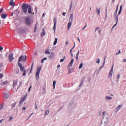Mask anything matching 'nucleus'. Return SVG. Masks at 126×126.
I'll return each mask as SVG.
<instances>
[{
  "instance_id": "obj_1",
  "label": "nucleus",
  "mask_w": 126,
  "mask_h": 126,
  "mask_svg": "<svg viewBox=\"0 0 126 126\" xmlns=\"http://www.w3.org/2000/svg\"><path fill=\"white\" fill-rule=\"evenodd\" d=\"M25 22L28 26H31L33 24V19L30 17H26Z\"/></svg>"
},
{
  "instance_id": "obj_2",
  "label": "nucleus",
  "mask_w": 126,
  "mask_h": 126,
  "mask_svg": "<svg viewBox=\"0 0 126 126\" xmlns=\"http://www.w3.org/2000/svg\"><path fill=\"white\" fill-rule=\"evenodd\" d=\"M27 61V57L26 56H24L23 55H21L19 57L18 63H20V62H23V63L26 62Z\"/></svg>"
},
{
  "instance_id": "obj_3",
  "label": "nucleus",
  "mask_w": 126,
  "mask_h": 126,
  "mask_svg": "<svg viewBox=\"0 0 126 126\" xmlns=\"http://www.w3.org/2000/svg\"><path fill=\"white\" fill-rule=\"evenodd\" d=\"M41 69H42V67L41 66H39L37 68L35 75L36 80H38L39 78H40V72H41Z\"/></svg>"
},
{
  "instance_id": "obj_4",
  "label": "nucleus",
  "mask_w": 126,
  "mask_h": 126,
  "mask_svg": "<svg viewBox=\"0 0 126 126\" xmlns=\"http://www.w3.org/2000/svg\"><path fill=\"white\" fill-rule=\"evenodd\" d=\"M29 7V5H28V4H24L22 6V11H23L24 13H26L27 12V11L28 10Z\"/></svg>"
},
{
  "instance_id": "obj_5",
  "label": "nucleus",
  "mask_w": 126,
  "mask_h": 126,
  "mask_svg": "<svg viewBox=\"0 0 126 126\" xmlns=\"http://www.w3.org/2000/svg\"><path fill=\"white\" fill-rule=\"evenodd\" d=\"M54 22V27H53V30H54V33H56V27L57 25V18L55 17L53 20Z\"/></svg>"
},
{
  "instance_id": "obj_6",
  "label": "nucleus",
  "mask_w": 126,
  "mask_h": 126,
  "mask_svg": "<svg viewBox=\"0 0 126 126\" xmlns=\"http://www.w3.org/2000/svg\"><path fill=\"white\" fill-rule=\"evenodd\" d=\"M113 70H114V64L112 65L111 70L108 74V77H109L110 78H111V77H112L113 75Z\"/></svg>"
},
{
  "instance_id": "obj_7",
  "label": "nucleus",
  "mask_w": 126,
  "mask_h": 126,
  "mask_svg": "<svg viewBox=\"0 0 126 126\" xmlns=\"http://www.w3.org/2000/svg\"><path fill=\"white\" fill-rule=\"evenodd\" d=\"M56 58V55H55V53L52 52L50 53V55L48 57V59H50V60H54Z\"/></svg>"
},
{
  "instance_id": "obj_8",
  "label": "nucleus",
  "mask_w": 126,
  "mask_h": 126,
  "mask_svg": "<svg viewBox=\"0 0 126 126\" xmlns=\"http://www.w3.org/2000/svg\"><path fill=\"white\" fill-rule=\"evenodd\" d=\"M84 80H85V77H82L80 81V84L79 86V89H81V86H82L83 83L84 82Z\"/></svg>"
},
{
  "instance_id": "obj_9",
  "label": "nucleus",
  "mask_w": 126,
  "mask_h": 126,
  "mask_svg": "<svg viewBox=\"0 0 126 126\" xmlns=\"http://www.w3.org/2000/svg\"><path fill=\"white\" fill-rule=\"evenodd\" d=\"M18 66L20 67V69L21 71H24L25 68H24V66H22V64H21V63H18Z\"/></svg>"
},
{
  "instance_id": "obj_10",
  "label": "nucleus",
  "mask_w": 126,
  "mask_h": 126,
  "mask_svg": "<svg viewBox=\"0 0 126 126\" xmlns=\"http://www.w3.org/2000/svg\"><path fill=\"white\" fill-rule=\"evenodd\" d=\"M9 61L11 63L13 60H14V58H13V54H10L8 57Z\"/></svg>"
},
{
  "instance_id": "obj_11",
  "label": "nucleus",
  "mask_w": 126,
  "mask_h": 126,
  "mask_svg": "<svg viewBox=\"0 0 126 126\" xmlns=\"http://www.w3.org/2000/svg\"><path fill=\"white\" fill-rule=\"evenodd\" d=\"M18 82V80H14L13 83V87H14L15 86H16L17 85V83Z\"/></svg>"
},
{
  "instance_id": "obj_12",
  "label": "nucleus",
  "mask_w": 126,
  "mask_h": 126,
  "mask_svg": "<svg viewBox=\"0 0 126 126\" xmlns=\"http://www.w3.org/2000/svg\"><path fill=\"white\" fill-rule=\"evenodd\" d=\"M72 24V22H70L69 21L68 24H67V30H69L70 29V28H71V25Z\"/></svg>"
},
{
  "instance_id": "obj_13",
  "label": "nucleus",
  "mask_w": 126,
  "mask_h": 126,
  "mask_svg": "<svg viewBox=\"0 0 126 126\" xmlns=\"http://www.w3.org/2000/svg\"><path fill=\"white\" fill-rule=\"evenodd\" d=\"M42 32H41V36L44 37V36H45V34H46V32H45V29H42Z\"/></svg>"
},
{
  "instance_id": "obj_14",
  "label": "nucleus",
  "mask_w": 126,
  "mask_h": 126,
  "mask_svg": "<svg viewBox=\"0 0 126 126\" xmlns=\"http://www.w3.org/2000/svg\"><path fill=\"white\" fill-rule=\"evenodd\" d=\"M69 21L71 22H73V14H70L69 19Z\"/></svg>"
},
{
  "instance_id": "obj_15",
  "label": "nucleus",
  "mask_w": 126,
  "mask_h": 126,
  "mask_svg": "<svg viewBox=\"0 0 126 126\" xmlns=\"http://www.w3.org/2000/svg\"><path fill=\"white\" fill-rule=\"evenodd\" d=\"M9 4L11 6H15V3L13 2V0H10Z\"/></svg>"
},
{
  "instance_id": "obj_16",
  "label": "nucleus",
  "mask_w": 126,
  "mask_h": 126,
  "mask_svg": "<svg viewBox=\"0 0 126 126\" xmlns=\"http://www.w3.org/2000/svg\"><path fill=\"white\" fill-rule=\"evenodd\" d=\"M72 4H73V2H72V1H71L70 4V6H69V10H68V11L69 12H70L71 11V9L72 8Z\"/></svg>"
},
{
  "instance_id": "obj_17",
  "label": "nucleus",
  "mask_w": 126,
  "mask_h": 126,
  "mask_svg": "<svg viewBox=\"0 0 126 126\" xmlns=\"http://www.w3.org/2000/svg\"><path fill=\"white\" fill-rule=\"evenodd\" d=\"M73 62H74V60L72 59L68 64L69 67H71V66H72V64H73Z\"/></svg>"
},
{
  "instance_id": "obj_18",
  "label": "nucleus",
  "mask_w": 126,
  "mask_h": 126,
  "mask_svg": "<svg viewBox=\"0 0 126 126\" xmlns=\"http://www.w3.org/2000/svg\"><path fill=\"white\" fill-rule=\"evenodd\" d=\"M28 8V13H29L30 14H31V13H32V9H31V6L29 5V7Z\"/></svg>"
},
{
  "instance_id": "obj_19",
  "label": "nucleus",
  "mask_w": 126,
  "mask_h": 126,
  "mask_svg": "<svg viewBox=\"0 0 126 126\" xmlns=\"http://www.w3.org/2000/svg\"><path fill=\"white\" fill-rule=\"evenodd\" d=\"M6 16H7V15H6V13L2 14L1 15V18H2L3 19H5V18H6Z\"/></svg>"
},
{
  "instance_id": "obj_20",
  "label": "nucleus",
  "mask_w": 126,
  "mask_h": 126,
  "mask_svg": "<svg viewBox=\"0 0 126 126\" xmlns=\"http://www.w3.org/2000/svg\"><path fill=\"white\" fill-rule=\"evenodd\" d=\"M122 107H123V104L119 105L116 108V110L120 111V109H121V108H122Z\"/></svg>"
},
{
  "instance_id": "obj_21",
  "label": "nucleus",
  "mask_w": 126,
  "mask_h": 126,
  "mask_svg": "<svg viewBox=\"0 0 126 126\" xmlns=\"http://www.w3.org/2000/svg\"><path fill=\"white\" fill-rule=\"evenodd\" d=\"M101 10L100 8L96 7V12H97L98 15L100 14V10Z\"/></svg>"
},
{
  "instance_id": "obj_22",
  "label": "nucleus",
  "mask_w": 126,
  "mask_h": 126,
  "mask_svg": "<svg viewBox=\"0 0 126 126\" xmlns=\"http://www.w3.org/2000/svg\"><path fill=\"white\" fill-rule=\"evenodd\" d=\"M15 106H16V102H15V103L12 104L11 109L13 110V109L14 108V107H15Z\"/></svg>"
},
{
  "instance_id": "obj_23",
  "label": "nucleus",
  "mask_w": 126,
  "mask_h": 126,
  "mask_svg": "<svg viewBox=\"0 0 126 126\" xmlns=\"http://www.w3.org/2000/svg\"><path fill=\"white\" fill-rule=\"evenodd\" d=\"M122 7H123V5H121V6H120V8L119 12L118 14V16H119V15H120V14H121V13L122 12Z\"/></svg>"
},
{
  "instance_id": "obj_24",
  "label": "nucleus",
  "mask_w": 126,
  "mask_h": 126,
  "mask_svg": "<svg viewBox=\"0 0 126 126\" xmlns=\"http://www.w3.org/2000/svg\"><path fill=\"white\" fill-rule=\"evenodd\" d=\"M57 43H58V38L56 37L55 40L54 42L53 45L54 46H56V45L57 44Z\"/></svg>"
},
{
  "instance_id": "obj_25",
  "label": "nucleus",
  "mask_w": 126,
  "mask_h": 126,
  "mask_svg": "<svg viewBox=\"0 0 126 126\" xmlns=\"http://www.w3.org/2000/svg\"><path fill=\"white\" fill-rule=\"evenodd\" d=\"M118 16H115L114 17V20H116V24H118V22L119 21V19L118 18Z\"/></svg>"
},
{
  "instance_id": "obj_26",
  "label": "nucleus",
  "mask_w": 126,
  "mask_h": 126,
  "mask_svg": "<svg viewBox=\"0 0 126 126\" xmlns=\"http://www.w3.org/2000/svg\"><path fill=\"white\" fill-rule=\"evenodd\" d=\"M21 85H22V81L20 82L19 85L18 86L17 90H18V89H19V88H20V87H21Z\"/></svg>"
},
{
  "instance_id": "obj_27",
  "label": "nucleus",
  "mask_w": 126,
  "mask_h": 126,
  "mask_svg": "<svg viewBox=\"0 0 126 126\" xmlns=\"http://www.w3.org/2000/svg\"><path fill=\"white\" fill-rule=\"evenodd\" d=\"M56 81H54L53 82V89H55V88H56Z\"/></svg>"
},
{
  "instance_id": "obj_28",
  "label": "nucleus",
  "mask_w": 126,
  "mask_h": 126,
  "mask_svg": "<svg viewBox=\"0 0 126 126\" xmlns=\"http://www.w3.org/2000/svg\"><path fill=\"white\" fill-rule=\"evenodd\" d=\"M47 60H48V58H44L42 60H41V63H44L45 61H47Z\"/></svg>"
},
{
  "instance_id": "obj_29",
  "label": "nucleus",
  "mask_w": 126,
  "mask_h": 126,
  "mask_svg": "<svg viewBox=\"0 0 126 126\" xmlns=\"http://www.w3.org/2000/svg\"><path fill=\"white\" fill-rule=\"evenodd\" d=\"M64 60H65V56H64L63 59L60 60V63H63Z\"/></svg>"
},
{
  "instance_id": "obj_30",
  "label": "nucleus",
  "mask_w": 126,
  "mask_h": 126,
  "mask_svg": "<svg viewBox=\"0 0 126 126\" xmlns=\"http://www.w3.org/2000/svg\"><path fill=\"white\" fill-rule=\"evenodd\" d=\"M8 82L7 81H4V82L1 83V85H5V84H7Z\"/></svg>"
},
{
  "instance_id": "obj_31",
  "label": "nucleus",
  "mask_w": 126,
  "mask_h": 126,
  "mask_svg": "<svg viewBox=\"0 0 126 126\" xmlns=\"http://www.w3.org/2000/svg\"><path fill=\"white\" fill-rule=\"evenodd\" d=\"M49 113H50V112L49 111V110H46L45 112L44 115L45 116H47V115H49Z\"/></svg>"
},
{
  "instance_id": "obj_32",
  "label": "nucleus",
  "mask_w": 126,
  "mask_h": 126,
  "mask_svg": "<svg viewBox=\"0 0 126 126\" xmlns=\"http://www.w3.org/2000/svg\"><path fill=\"white\" fill-rule=\"evenodd\" d=\"M105 99H106V100H112V97L106 96Z\"/></svg>"
},
{
  "instance_id": "obj_33",
  "label": "nucleus",
  "mask_w": 126,
  "mask_h": 126,
  "mask_svg": "<svg viewBox=\"0 0 126 126\" xmlns=\"http://www.w3.org/2000/svg\"><path fill=\"white\" fill-rule=\"evenodd\" d=\"M26 97H27V94H26L25 95H24L22 98V100L23 101H25V99H26Z\"/></svg>"
},
{
  "instance_id": "obj_34",
  "label": "nucleus",
  "mask_w": 126,
  "mask_h": 126,
  "mask_svg": "<svg viewBox=\"0 0 126 126\" xmlns=\"http://www.w3.org/2000/svg\"><path fill=\"white\" fill-rule=\"evenodd\" d=\"M83 66V63H81L80 65H79V68L80 69V68H82V66Z\"/></svg>"
},
{
  "instance_id": "obj_35",
  "label": "nucleus",
  "mask_w": 126,
  "mask_h": 126,
  "mask_svg": "<svg viewBox=\"0 0 126 126\" xmlns=\"http://www.w3.org/2000/svg\"><path fill=\"white\" fill-rule=\"evenodd\" d=\"M96 63H100V59L99 58H98L96 60Z\"/></svg>"
},
{
  "instance_id": "obj_36",
  "label": "nucleus",
  "mask_w": 126,
  "mask_h": 126,
  "mask_svg": "<svg viewBox=\"0 0 126 126\" xmlns=\"http://www.w3.org/2000/svg\"><path fill=\"white\" fill-rule=\"evenodd\" d=\"M118 11H115V13H114V17H116V16H118Z\"/></svg>"
},
{
  "instance_id": "obj_37",
  "label": "nucleus",
  "mask_w": 126,
  "mask_h": 126,
  "mask_svg": "<svg viewBox=\"0 0 126 126\" xmlns=\"http://www.w3.org/2000/svg\"><path fill=\"white\" fill-rule=\"evenodd\" d=\"M4 97L5 99H7V98H8V94H5Z\"/></svg>"
},
{
  "instance_id": "obj_38",
  "label": "nucleus",
  "mask_w": 126,
  "mask_h": 126,
  "mask_svg": "<svg viewBox=\"0 0 126 126\" xmlns=\"http://www.w3.org/2000/svg\"><path fill=\"white\" fill-rule=\"evenodd\" d=\"M104 66H105V64H103L102 65L100 66V68H99V70H101V69H102V68H103Z\"/></svg>"
},
{
  "instance_id": "obj_39",
  "label": "nucleus",
  "mask_w": 126,
  "mask_h": 126,
  "mask_svg": "<svg viewBox=\"0 0 126 126\" xmlns=\"http://www.w3.org/2000/svg\"><path fill=\"white\" fill-rule=\"evenodd\" d=\"M104 66H105V64H103L102 65L100 66V68H99V70H101V69H102V68H103Z\"/></svg>"
},
{
  "instance_id": "obj_40",
  "label": "nucleus",
  "mask_w": 126,
  "mask_h": 126,
  "mask_svg": "<svg viewBox=\"0 0 126 126\" xmlns=\"http://www.w3.org/2000/svg\"><path fill=\"white\" fill-rule=\"evenodd\" d=\"M23 102H24V100H23L22 99L19 102V106H20L21 105V104H22V103H23Z\"/></svg>"
},
{
  "instance_id": "obj_41",
  "label": "nucleus",
  "mask_w": 126,
  "mask_h": 126,
  "mask_svg": "<svg viewBox=\"0 0 126 126\" xmlns=\"http://www.w3.org/2000/svg\"><path fill=\"white\" fill-rule=\"evenodd\" d=\"M2 77H3V74L0 73V79H1V78H2Z\"/></svg>"
},
{
  "instance_id": "obj_42",
  "label": "nucleus",
  "mask_w": 126,
  "mask_h": 126,
  "mask_svg": "<svg viewBox=\"0 0 126 126\" xmlns=\"http://www.w3.org/2000/svg\"><path fill=\"white\" fill-rule=\"evenodd\" d=\"M74 49V46L70 50V53L71 54L72 53V50Z\"/></svg>"
},
{
  "instance_id": "obj_43",
  "label": "nucleus",
  "mask_w": 126,
  "mask_h": 126,
  "mask_svg": "<svg viewBox=\"0 0 126 126\" xmlns=\"http://www.w3.org/2000/svg\"><path fill=\"white\" fill-rule=\"evenodd\" d=\"M45 54H51V52H49V50H46L45 52Z\"/></svg>"
},
{
  "instance_id": "obj_44",
  "label": "nucleus",
  "mask_w": 126,
  "mask_h": 126,
  "mask_svg": "<svg viewBox=\"0 0 126 126\" xmlns=\"http://www.w3.org/2000/svg\"><path fill=\"white\" fill-rule=\"evenodd\" d=\"M63 110V107H60L58 110L57 112L59 113L60 111H62Z\"/></svg>"
},
{
  "instance_id": "obj_45",
  "label": "nucleus",
  "mask_w": 126,
  "mask_h": 126,
  "mask_svg": "<svg viewBox=\"0 0 126 126\" xmlns=\"http://www.w3.org/2000/svg\"><path fill=\"white\" fill-rule=\"evenodd\" d=\"M23 75V76H25V75H26V70L24 71Z\"/></svg>"
},
{
  "instance_id": "obj_46",
  "label": "nucleus",
  "mask_w": 126,
  "mask_h": 126,
  "mask_svg": "<svg viewBox=\"0 0 126 126\" xmlns=\"http://www.w3.org/2000/svg\"><path fill=\"white\" fill-rule=\"evenodd\" d=\"M106 58H107V57L105 56L103 64H105V62H106Z\"/></svg>"
},
{
  "instance_id": "obj_47",
  "label": "nucleus",
  "mask_w": 126,
  "mask_h": 126,
  "mask_svg": "<svg viewBox=\"0 0 126 126\" xmlns=\"http://www.w3.org/2000/svg\"><path fill=\"white\" fill-rule=\"evenodd\" d=\"M117 24H117V22H116V24L113 26L112 29L115 28V27H116V26H117Z\"/></svg>"
},
{
  "instance_id": "obj_48",
  "label": "nucleus",
  "mask_w": 126,
  "mask_h": 126,
  "mask_svg": "<svg viewBox=\"0 0 126 126\" xmlns=\"http://www.w3.org/2000/svg\"><path fill=\"white\" fill-rule=\"evenodd\" d=\"M19 30H20L21 32H23V31H24V30H23V29H22V28L19 29Z\"/></svg>"
},
{
  "instance_id": "obj_49",
  "label": "nucleus",
  "mask_w": 126,
  "mask_h": 126,
  "mask_svg": "<svg viewBox=\"0 0 126 126\" xmlns=\"http://www.w3.org/2000/svg\"><path fill=\"white\" fill-rule=\"evenodd\" d=\"M100 71H101V70H100V69H98V70H97V72L96 73L97 74H99V73H100Z\"/></svg>"
},
{
  "instance_id": "obj_50",
  "label": "nucleus",
  "mask_w": 126,
  "mask_h": 126,
  "mask_svg": "<svg viewBox=\"0 0 126 126\" xmlns=\"http://www.w3.org/2000/svg\"><path fill=\"white\" fill-rule=\"evenodd\" d=\"M2 11H3V8H1L0 9V13H1Z\"/></svg>"
},
{
  "instance_id": "obj_51",
  "label": "nucleus",
  "mask_w": 126,
  "mask_h": 126,
  "mask_svg": "<svg viewBox=\"0 0 126 126\" xmlns=\"http://www.w3.org/2000/svg\"><path fill=\"white\" fill-rule=\"evenodd\" d=\"M78 56H79V50L78 51L76 54V57H78Z\"/></svg>"
},
{
  "instance_id": "obj_52",
  "label": "nucleus",
  "mask_w": 126,
  "mask_h": 126,
  "mask_svg": "<svg viewBox=\"0 0 126 126\" xmlns=\"http://www.w3.org/2000/svg\"><path fill=\"white\" fill-rule=\"evenodd\" d=\"M2 50H3V47H2V46H0V51H2Z\"/></svg>"
},
{
  "instance_id": "obj_53",
  "label": "nucleus",
  "mask_w": 126,
  "mask_h": 126,
  "mask_svg": "<svg viewBox=\"0 0 126 126\" xmlns=\"http://www.w3.org/2000/svg\"><path fill=\"white\" fill-rule=\"evenodd\" d=\"M99 29H100V28L97 27L95 28V32H96V31H97V30H99Z\"/></svg>"
},
{
  "instance_id": "obj_54",
  "label": "nucleus",
  "mask_w": 126,
  "mask_h": 126,
  "mask_svg": "<svg viewBox=\"0 0 126 126\" xmlns=\"http://www.w3.org/2000/svg\"><path fill=\"white\" fill-rule=\"evenodd\" d=\"M32 115H33V113L31 114V115L29 117V118L27 120L30 119V118H31V116H32Z\"/></svg>"
},
{
  "instance_id": "obj_55",
  "label": "nucleus",
  "mask_w": 126,
  "mask_h": 126,
  "mask_svg": "<svg viewBox=\"0 0 126 126\" xmlns=\"http://www.w3.org/2000/svg\"><path fill=\"white\" fill-rule=\"evenodd\" d=\"M65 14H66V12H63L62 15H63V16H65Z\"/></svg>"
},
{
  "instance_id": "obj_56",
  "label": "nucleus",
  "mask_w": 126,
  "mask_h": 126,
  "mask_svg": "<svg viewBox=\"0 0 126 126\" xmlns=\"http://www.w3.org/2000/svg\"><path fill=\"white\" fill-rule=\"evenodd\" d=\"M34 29L37 30V23L35 24Z\"/></svg>"
},
{
  "instance_id": "obj_57",
  "label": "nucleus",
  "mask_w": 126,
  "mask_h": 126,
  "mask_svg": "<svg viewBox=\"0 0 126 126\" xmlns=\"http://www.w3.org/2000/svg\"><path fill=\"white\" fill-rule=\"evenodd\" d=\"M3 107V105H1L0 106V110H2Z\"/></svg>"
},
{
  "instance_id": "obj_58",
  "label": "nucleus",
  "mask_w": 126,
  "mask_h": 126,
  "mask_svg": "<svg viewBox=\"0 0 126 126\" xmlns=\"http://www.w3.org/2000/svg\"><path fill=\"white\" fill-rule=\"evenodd\" d=\"M71 72H72V71H71L70 68H69V74H70V73H71Z\"/></svg>"
},
{
  "instance_id": "obj_59",
  "label": "nucleus",
  "mask_w": 126,
  "mask_h": 126,
  "mask_svg": "<svg viewBox=\"0 0 126 126\" xmlns=\"http://www.w3.org/2000/svg\"><path fill=\"white\" fill-rule=\"evenodd\" d=\"M13 119V117H10L9 121H11Z\"/></svg>"
},
{
  "instance_id": "obj_60",
  "label": "nucleus",
  "mask_w": 126,
  "mask_h": 126,
  "mask_svg": "<svg viewBox=\"0 0 126 126\" xmlns=\"http://www.w3.org/2000/svg\"><path fill=\"white\" fill-rule=\"evenodd\" d=\"M32 86L31 85V86L30 87V88H29V90H28V91H29V92H30V90H31V88H32V87H31Z\"/></svg>"
},
{
  "instance_id": "obj_61",
  "label": "nucleus",
  "mask_w": 126,
  "mask_h": 126,
  "mask_svg": "<svg viewBox=\"0 0 126 126\" xmlns=\"http://www.w3.org/2000/svg\"><path fill=\"white\" fill-rule=\"evenodd\" d=\"M35 9L36 13H37V9H38V8L35 6Z\"/></svg>"
},
{
  "instance_id": "obj_62",
  "label": "nucleus",
  "mask_w": 126,
  "mask_h": 126,
  "mask_svg": "<svg viewBox=\"0 0 126 126\" xmlns=\"http://www.w3.org/2000/svg\"><path fill=\"white\" fill-rule=\"evenodd\" d=\"M120 78V74L117 75V79H119Z\"/></svg>"
},
{
  "instance_id": "obj_63",
  "label": "nucleus",
  "mask_w": 126,
  "mask_h": 126,
  "mask_svg": "<svg viewBox=\"0 0 126 126\" xmlns=\"http://www.w3.org/2000/svg\"><path fill=\"white\" fill-rule=\"evenodd\" d=\"M22 110H26V107H23Z\"/></svg>"
},
{
  "instance_id": "obj_64",
  "label": "nucleus",
  "mask_w": 126,
  "mask_h": 126,
  "mask_svg": "<svg viewBox=\"0 0 126 126\" xmlns=\"http://www.w3.org/2000/svg\"><path fill=\"white\" fill-rule=\"evenodd\" d=\"M124 63H126V59H123Z\"/></svg>"
}]
</instances>
